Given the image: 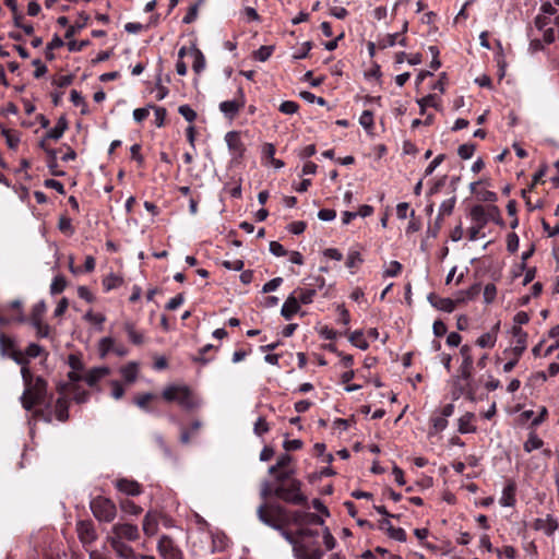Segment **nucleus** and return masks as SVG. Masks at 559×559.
Here are the masks:
<instances>
[{
    "label": "nucleus",
    "instance_id": "42",
    "mask_svg": "<svg viewBox=\"0 0 559 559\" xmlns=\"http://www.w3.org/2000/svg\"><path fill=\"white\" fill-rule=\"evenodd\" d=\"M155 399V395L152 393L140 394L135 397L134 403L141 409L148 412V403Z\"/></svg>",
    "mask_w": 559,
    "mask_h": 559
},
{
    "label": "nucleus",
    "instance_id": "33",
    "mask_svg": "<svg viewBox=\"0 0 559 559\" xmlns=\"http://www.w3.org/2000/svg\"><path fill=\"white\" fill-rule=\"evenodd\" d=\"M471 217L477 225L485 226L488 222L485 209L481 205H474L471 210Z\"/></svg>",
    "mask_w": 559,
    "mask_h": 559
},
{
    "label": "nucleus",
    "instance_id": "30",
    "mask_svg": "<svg viewBox=\"0 0 559 559\" xmlns=\"http://www.w3.org/2000/svg\"><path fill=\"white\" fill-rule=\"evenodd\" d=\"M123 329H124L126 333L128 334L129 340L133 344L141 345L144 342L143 334L135 330V325H134L133 322H131V321L124 322L123 323Z\"/></svg>",
    "mask_w": 559,
    "mask_h": 559
},
{
    "label": "nucleus",
    "instance_id": "64",
    "mask_svg": "<svg viewBox=\"0 0 559 559\" xmlns=\"http://www.w3.org/2000/svg\"><path fill=\"white\" fill-rule=\"evenodd\" d=\"M318 217L323 222H331L336 217V212L331 209H322L318 212Z\"/></svg>",
    "mask_w": 559,
    "mask_h": 559
},
{
    "label": "nucleus",
    "instance_id": "54",
    "mask_svg": "<svg viewBox=\"0 0 559 559\" xmlns=\"http://www.w3.org/2000/svg\"><path fill=\"white\" fill-rule=\"evenodd\" d=\"M270 427L266 423L265 418L259 417L257 421L254 423V433L258 436H262L269 431Z\"/></svg>",
    "mask_w": 559,
    "mask_h": 559
},
{
    "label": "nucleus",
    "instance_id": "22",
    "mask_svg": "<svg viewBox=\"0 0 559 559\" xmlns=\"http://www.w3.org/2000/svg\"><path fill=\"white\" fill-rule=\"evenodd\" d=\"M300 309L299 301L296 295L292 294L287 297L281 309V314L286 319L290 320Z\"/></svg>",
    "mask_w": 559,
    "mask_h": 559
},
{
    "label": "nucleus",
    "instance_id": "31",
    "mask_svg": "<svg viewBox=\"0 0 559 559\" xmlns=\"http://www.w3.org/2000/svg\"><path fill=\"white\" fill-rule=\"evenodd\" d=\"M515 487L513 484H509L504 487L502 496L500 498V504L503 507H512L515 503Z\"/></svg>",
    "mask_w": 559,
    "mask_h": 559
},
{
    "label": "nucleus",
    "instance_id": "51",
    "mask_svg": "<svg viewBox=\"0 0 559 559\" xmlns=\"http://www.w3.org/2000/svg\"><path fill=\"white\" fill-rule=\"evenodd\" d=\"M362 263V258L358 251H350L347 255L346 266L352 269Z\"/></svg>",
    "mask_w": 559,
    "mask_h": 559
},
{
    "label": "nucleus",
    "instance_id": "63",
    "mask_svg": "<svg viewBox=\"0 0 559 559\" xmlns=\"http://www.w3.org/2000/svg\"><path fill=\"white\" fill-rule=\"evenodd\" d=\"M507 248L510 252H515L519 248V237L516 234L511 233L507 237Z\"/></svg>",
    "mask_w": 559,
    "mask_h": 559
},
{
    "label": "nucleus",
    "instance_id": "44",
    "mask_svg": "<svg viewBox=\"0 0 559 559\" xmlns=\"http://www.w3.org/2000/svg\"><path fill=\"white\" fill-rule=\"evenodd\" d=\"M359 123L365 130H371L373 127V114L370 110H365L359 117Z\"/></svg>",
    "mask_w": 559,
    "mask_h": 559
},
{
    "label": "nucleus",
    "instance_id": "23",
    "mask_svg": "<svg viewBox=\"0 0 559 559\" xmlns=\"http://www.w3.org/2000/svg\"><path fill=\"white\" fill-rule=\"evenodd\" d=\"M109 373L110 369L108 367H96L86 372V374L84 376V381L90 386H94L97 384L99 380H102Z\"/></svg>",
    "mask_w": 559,
    "mask_h": 559
},
{
    "label": "nucleus",
    "instance_id": "45",
    "mask_svg": "<svg viewBox=\"0 0 559 559\" xmlns=\"http://www.w3.org/2000/svg\"><path fill=\"white\" fill-rule=\"evenodd\" d=\"M484 301L485 304H491L495 299H496V296H497V287L495 284L492 283H489L485 286L484 288Z\"/></svg>",
    "mask_w": 559,
    "mask_h": 559
},
{
    "label": "nucleus",
    "instance_id": "21",
    "mask_svg": "<svg viewBox=\"0 0 559 559\" xmlns=\"http://www.w3.org/2000/svg\"><path fill=\"white\" fill-rule=\"evenodd\" d=\"M428 300L438 310L449 312V313L453 312L456 307V301H454L453 299L440 298V297H437L435 294H430L428 296Z\"/></svg>",
    "mask_w": 559,
    "mask_h": 559
},
{
    "label": "nucleus",
    "instance_id": "39",
    "mask_svg": "<svg viewBox=\"0 0 559 559\" xmlns=\"http://www.w3.org/2000/svg\"><path fill=\"white\" fill-rule=\"evenodd\" d=\"M67 287V280L63 275H57L53 277L50 285V293L52 295L62 293Z\"/></svg>",
    "mask_w": 559,
    "mask_h": 559
},
{
    "label": "nucleus",
    "instance_id": "24",
    "mask_svg": "<svg viewBox=\"0 0 559 559\" xmlns=\"http://www.w3.org/2000/svg\"><path fill=\"white\" fill-rule=\"evenodd\" d=\"M396 43L401 46L406 45V38L402 36L401 33L386 34L383 37L378 39V48L385 49L388 47H393Z\"/></svg>",
    "mask_w": 559,
    "mask_h": 559
},
{
    "label": "nucleus",
    "instance_id": "60",
    "mask_svg": "<svg viewBox=\"0 0 559 559\" xmlns=\"http://www.w3.org/2000/svg\"><path fill=\"white\" fill-rule=\"evenodd\" d=\"M432 428L435 432L442 431L448 426V419L443 416H436L431 419Z\"/></svg>",
    "mask_w": 559,
    "mask_h": 559
},
{
    "label": "nucleus",
    "instance_id": "17",
    "mask_svg": "<svg viewBox=\"0 0 559 559\" xmlns=\"http://www.w3.org/2000/svg\"><path fill=\"white\" fill-rule=\"evenodd\" d=\"M106 540L109 543L114 551L119 556L121 559H135L136 554L133 551V549L123 543L122 540L117 539H110L106 538Z\"/></svg>",
    "mask_w": 559,
    "mask_h": 559
},
{
    "label": "nucleus",
    "instance_id": "53",
    "mask_svg": "<svg viewBox=\"0 0 559 559\" xmlns=\"http://www.w3.org/2000/svg\"><path fill=\"white\" fill-rule=\"evenodd\" d=\"M388 535L391 538H393L395 540H399V542H405L406 540V533L401 527L390 526V528L388 530Z\"/></svg>",
    "mask_w": 559,
    "mask_h": 559
},
{
    "label": "nucleus",
    "instance_id": "27",
    "mask_svg": "<svg viewBox=\"0 0 559 559\" xmlns=\"http://www.w3.org/2000/svg\"><path fill=\"white\" fill-rule=\"evenodd\" d=\"M499 329V324H497L491 332L484 333L480 335L476 344L481 348H492L497 341V330Z\"/></svg>",
    "mask_w": 559,
    "mask_h": 559
},
{
    "label": "nucleus",
    "instance_id": "35",
    "mask_svg": "<svg viewBox=\"0 0 559 559\" xmlns=\"http://www.w3.org/2000/svg\"><path fill=\"white\" fill-rule=\"evenodd\" d=\"M543 444V440L535 432H531L527 440L524 442L523 448L526 452L530 453L533 450L542 448Z\"/></svg>",
    "mask_w": 559,
    "mask_h": 559
},
{
    "label": "nucleus",
    "instance_id": "10",
    "mask_svg": "<svg viewBox=\"0 0 559 559\" xmlns=\"http://www.w3.org/2000/svg\"><path fill=\"white\" fill-rule=\"evenodd\" d=\"M140 531L136 525L131 523H116L111 527L110 535L107 538L117 540L134 542L139 539Z\"/></svg>",
    "mask_w": 559,
    "mask_h": 559
},
{
    "label": "nucleus",
    "instance_id": "28",
    "mask_svg": "<svg viewBox=\"0 0 559 559\" xmlns=\"http://www.w3.org/2000/svg\"><path fill=\"white\" fill-rule=\"evenodd\" d=\"M16 344L13 338L7 336L4 333L0 332V354L2 357H9L12 352L16 349Z\"/></svg>",
    "mask_w": 559,
    "mask_h": 559
},
{
    "label": "nucleus",
    "instance_id": "8",
    "mask_svg": "<svg viewBox=\"0 0 559 559\" xmlns=\"http://www.w3.org/2000/svg\"><path fill=\"white\" fill-rule=\"evenodd\" d=\"M46 309L47 308L44 300L38 301L32 308L29 322L32 326L36 330V335L38 337H48L50 333L49 325L46 324L43 320Z\"/></svg>",
    "mask_w": 559,
    "mask_h": 559
},
{
    "label": "nucleus",
    "instance_id": "29",
    "mask_svg": "<svg viewBox=\"0 0 559 559\" xmlns=\"http://www.w3.org/2000/svg\"><path fill=\"white\" fill-rule=\"evenodd\" d=\"M68 129V121L64 117H60L56 126L46 133L47 139L59 140Z\"/></svg>",
    "mask_w": 559,
    "mask_h": 559
},
{
    "label": "nucleus",
    "instance_id": "15",
    "mask_svg": "<svg viewBox=\"0 0 559 559\" xmlns=\"http://www.w3.org/2000/svg\"><path fill=\"white\" fill-rule=\"evenodd\" d=\"M225 141L230 151L231 155L235 158H240L243 156L246 151L245 145L241 141L240 134L237 131H229L225 135Z\"/></svg>",
    "mask_w": 559,
    "mask_h": 559
},
{
    "label": "nucleus",
    "instance_id": "61",
    "mask_svg": "<svg viewBox=\"0 0 559 559\" xmlns=\"http://www.w3.org/2000/svg\"><path fill=\"white\" fill-rule=\"evenodd\" d=\"M198 12H199V3H194L193 5H191L187 12V14L185 15L182 22L185 24H190L192 22L195 21V19L198 17Z\"/></svg>",
    "mask_w": 559,
    "mask_h": 559
},
{
    "label": "nucleus",
    "instance_id": "12",
    "mask_svg": "<svg viewBox=\"0 0 559 559\" xmlns=\"http://www.w3.org/2000/svg\"><path fill=\"white\" fill-rule=\"evenodd\" d=\"M75 531L83 546H91L98 538L95 525L91 520L78 521Z\"/></svg>",
    "mask_w": 559,
    "mask_h": 559
},
{
    "label": "nucleus",
    "instance_id": "46",
    "mask_svg": "<svg viewBox=\"0 0 559 559\" xmlns=\"http://www.w3.org/2000/svg\"><path fill=\"white\" fill-rule=\"evenodd\" d=\"M299 105L293 100H285L280 105V111L285 115H294L298 111Z\"/></svg>",
    "mask_w": 559,
    "mask_h": 559
},
{
    "label": "nucleus",
    "instance_id": "16",
    "mask_svg": "<svg viewBox=\"0 0 559 559\" xmlns=\"http://www.w3.org/2000/svg\"><path fill=\"white\" fill-rule=\"evenodd\" d=\"M512 334L515 338V345L511 349H507L504 353H511L513 356H516V358H520L526 349L527 334L521 329V326H513Z\"/></svg>",
    "mask_w": 559,
    "mask_h": 559
},
{
    "label": "nucleus",
    "instance_id": "34",
    "mask_svg": "<svg viewBox=\"0 0 559 559\" xmlns=\"http://www.w3.org/2000/svg\"><path fill=\"white\" fill-rule=\"evenodd\" d=\"M120 372L127 382L132 383L138 377V365L135 362H130L122 367Z\"/></svg>",
    "mask_w": 559,
    "mask_h": 559
},
{
    "label": "nucleus",
    "instance_id": "13",
    "mask_svg": "<svg viewBox=\"0 0 559 559\" xmlns=\"http://www.w3.org/2000/svg\"><path fill=\"white\" fill-rule=\"evenodd\" d=\"M69 384H58L57 391L60 394V396L57 399L55 403V415L56 418L59 421H67L69 419V399H68V392L67 389L69 388Z\"/></svg>",
    "mask_w": 559,
    "mask_h": 559
},
{
    "label": "nucleus",
    "instance_id": "52",
    "mask_svg": "<svg viewBox=\"0 0 559 559\" xmlns=\"http://www.w3.org/2000/svg\"><path fill=\"white\" fill-rule=\"evenodd\" d=\"M455 198H451L441 203L439 209V216L450 215L454 209Z\"/></svg>",
    "mask_w": 559,
    "mask_h": 559
},
{
    "label": "nucleus",
    "instance_id": "55",
    "mask_svg": "<svg viewBox=\"0 0 559 559\" xmlns=\"http://www.w3.org/2000/svg\"><path fill=\"white\" fill-rule=\"evenodd\" d=\"M84 319L91 323L98 324V325H102L106 320L104 314L94 313L92 310L87 311L84 314Z\"/></svg>",
    "mask_w": 559,
    "mask_h": 559
},
{
    "label": "nucleus",
    "instance_id": "25",
    "mask_svg": "<svg viewBox=\"0 0 559 559\" xmlns=\"http://www.w3.org/2000/svg\"><path fill=\"white\" fill-rule=\"evenodd\" d=\"M189 55L193 58L192 62V69L197 74H200L206 66L205 57L203 52L197 48L195 46H192L189 48Z\"/></svg>",
    "mask_w": 559,
    "mask_h": 559
},
{
    "label": "nucleus",
    "instance_id": "38",
    "mask_svg": "<svg viewBox=\"0 0 559 559\" xmlns=\"http://www.w3.org/2000/svg\"><path fill=\"white\" fill-rule=\"evenodd\" d=\"M115 345V340L110 336L103 337L99 340L98 343V350L100 357H105L109 354V352H112Z\"/></svg>",
    "mask_w": 559,
    "mask_h": 559
},
{
    "label": "nucleus",
    "instance_id": "20",
    "mask_svg": "<svg viewBox=\"0 0 559 559\" xmlns=\"http://www.w3.org/2000/svg\"><path fill=\"white\" fill-rule=\"evenodd\" d=\"M142 530L148 537L154 536L158 531V516L157 513L148 511L142 523Z\"/></svg>",
    "mask_w": 559,
    "mask_h": 559
},
{
    "label": "nucleus",
    "instance_id": "5",
    "mask_svg": "<svg viewBox=\"0 0 559 559\" xmlns=\"http://www.w3.org/2000/svg\"><path fill=\"white\" fill-rule=\"evenodd\" d=\"M24 386L25 389L21 396V402L26 411H31L36 405L46 402L48 383L44 378L35 377V380Z\"/></svg>",
    "mask_w": 559,
    "mask_h": 559
},
{
    "label": "nucleus",
    "instance_id": "43",
    "mask_svg": "<svg viewBox=\"0 0 559 559\" xmlns=\"http://www.w3.org/2000/svg\"><path fill=\"white\" fill-rule=\"evenodd\" d=\"M273 50V46H261L254 51V59L264 62L271 57Z\"/></svg>",
    "mask_w": 559,
    "mask_h": 559
},
{
    "label": "nucleus",
    "instance_id": "32",
    "mask_svg": "<svg viewBox=\"0 0 559 559\" xmlns=\"http://www.w3.org/2000/svg\"><path fill=\"white\" fill-rule=\"evenodd\" d=\"M293 294L296 295L298 301L304 305H308L312 302L317 290L316 288H297Z\"/></svg>",
    "mask_w": 559,
    "mask_h": 559
},
{
    "label": "nucleus",
    "instance_id": "48",
    "mask_svg": "<svg viewBox=\"0 0 559 559\" xmlns=\"http://www.w3.org/2000/svg\"><path fill=\"white\" fill-rule=\"evenodd\" d=\"M475 145L471 143L462 144L457 148V154L463 159H468L473 156L475 152Z\"/></svg>",
    "mask_w": 559,
    "mask_h": 559
},
{
    "label": "nucleus",
    "instance_id": "19",
    "mask_svg": "<svg viewBox=\"0 0 559 559\" xmlns=\"http://www.w3.org/2000/svg\"><path fill=\"white\" fill-rule=\"evenodd\" d=\"M557 520L548 514L545 519H537L534 523L535 530L543 531L546 535H552L558 528Z\"/></svg>",
    "mask_w": 559,
    "mask_h": 559
},
{
    "label": "nucleus",
    "instance_id": "2",
    "mask_svg": "<svg viewBox=\"0 0 559 559\" xmlns=\"http://www.w3.org/2000/svg\"><path fill=\"white\" fill-rule=\"evenodd\" d=\"M462 356V364L459 368V374L454 379L455 391L453 392L454 399L465 395L468 400H475L476 388L473 383V356L469 345H463L460 349Z\"/></svg>",
    "mask_w": 559,
    "mask_h": 559
},
{
    "label": "nucleus",
    "instance_id": "3",
    "mask_svg": "<svg viewBox=\"0 0 559 559\" xmlns=\"http://www.w3.org/2000/svg\"><path fill=\"white\" fill-rule=\"evenodd\" d=\"M162 397L168 403H177L185 411H192L199 406L195 394L187 384L167 385L162 392Z\"/></svg>",
    "mask_w": 559,
    "mask_h": 559
},
{
    "label": "nucleus",
    "instance_id": "4",
    "mask_svg": "<svg viewBox=\"0 0 559 559\" xmlns=\"http://www.w3.org/2000/svg\"><path fill=\"white\" fill-rule=\"evenodd\" d=\"M258 518L265 525L283 533L288 532L284 525L288 524L287 511L284 507L276 503H263L258 508Z\"/></svg>",
    "mask_w": 559,
    "mask_h": 559
},
{
    "label": "nucleus",
    "instance_id": "7",
    "mask_svg": "<svg viewBox=\"0 0 559 559\" xmlns=\"http://www.w3.org/2000/svg\"><path fill=\"white\" fill-rule=\"evenodd\" d=\"M93 515L99 522L110 523L117 516V507L109 498L97 496L90 503Z\"/></svg>",
    "mask_w": 559,
    "mask_h": 559
},
{
    "label": "nucleus",
    "instance_id": "56",
    "mask_svg": "<svg viewBox=\"0 0 559 559\" xmlns=\"http://www.w3.org/2000/svg\"><path fill=\"white\" fill-rule=\"evenodd\" d=\"M480 290H481L480 284L476 283V284L472 285L468 289L461 290L460 295H465L467 300H473L479 295Z\"/></svg>",
    "mask_w": 559,
    "mask_h": 559
},
{
    "label": "nucleus",
    "instance_id": "40",
    "mask_svg": "<svg viewBox=\"0 0 559 559\" xmlns=\"http://www.w3.org/2000/svg\"><path fill=\"white\" fill-rule=\"evenodd\" d=\"M120 508L124 513L131 515H139L142 512V508L129 499L120 501Z\"/></svg>",
    "mask_w": 559,
    "mask_h": 559
},
{
    "label": "nucleus",
    "instance_id": "50",
    "mask_svg": "<svg viewBox=\"0 0 559 559\" xmlns=\"http://www.w3.org/2000/svg\"><path fill=\"white\" fill-rule=\"evenodd\" d=\"M225 535H213L212 537V551H223L226 548Z\"/></svg>",
    "mask_w": 559,
    "mask_h": 559
},
{
    "label": "nucleus",
    "instance_id": "1",
    "mask_svg": "<svg viewBox=\"0 0 559 559\" xmlns=\"http://www.w3.org/2000/svg\"><path fill=\"white\" fill-rule=\"evenodd\" d=\"M322 536L325 550H333L337 542L329 527L322 532L313 528H297L295 533L285 532L283 537L292 545L295 559H322L324 551L320 548L318 538Z\"/></svg>",
    "mask_w": 559,
    "mask_h": 559
},
{
    "label": "nucleus",
    "instance_id": "9",
    "mask_svg": "<svg viewBox=\"0 0 559 559\" xmlns=\"http://www.w3.org/2000/svg\"><path fill=\"white\" fill-rule=\"evenodd\" d=\"M288 523L296 525L298 528H310V525L323 526L324 520L317 513L296 510L290 513Z\"/></svg>",
    "mask_w": 559,
    "mask_h": 559
},
{
    "label": "nucleus",
    "instance_id": "6",
    "mask_svg": "<svg viewBox=\"0 0 559 559\" xmlns=\"http://www.w3.org/2000/svg\"><path fill=\"white\" fill-rule=\"evenodd\" d=\"M301 486L300 480L293 478L289 479L287 484H280L275 488L274 495L286 503L306 507L308 504V498L302 493Z\"/></svg>",
    "mask_w": 559,
    "mask_h": 559
},
{
    "label": "nucleus",
    "instance_id": "36",
    "mask_svg": "<svg viewBox=\"0 0 559 559\" xmlns=\"http://www.w3.org/2000/svg\"><path fill=\"white\" fill-rule=\"evenodd\" d=\"M1 133L10 148L15 150L19 146L21 139L17 132L3 128Z\"/></svg>",
    "mask_w": 559,
    "mask_h": 559
},
{
    "label": "nucleus",
    "instance_id": "11",
    "mask_svg": "<svg viewBox=\"0 0 559 559\" xmlns=\"http://www.w3.org/2000/svg\"><path fill=\"white\" fill-rule=\"evenodd\" d=\"M246 105V96L241 87L237 91V96L231 100H225L219 104V110L225 117L234 119L240 109Z\"/></svg>",
    "mask_w": 559,
    "mask_h": 559
},
{
    "label": "nucleus",
    "instance_id": "18",
    "mask_svg": "<svg viewBox=\"0 0 559 559\" xmlns=\"http://www.w3.org/2000/svg\"><path fill=\"white\" fill-rule=\"evenodd\" d=\"M116 488L128 496H139L142 493L141 485L131 479L121 478L116 481Z\"/></svg>",
    "mask_w": 559,
    "mask_h": 559
},
{
    "label": "nucleus",
    "instance_id": "59",
    "mask_svg": "<svg viewBox=\"0 0 559 559\" xmlns=\"http://www.w3.org/2000/svg\"><path fill=\"white\" fill-rule=\"evenodd\" d=\"M80 370H71L68 373L70 383H68L70 386L67 389V392L69 393L70 390H76L75 383L84 380V377L79 373Z\"/></svg>",
    "mask_w": 559,
    "mask_h": 559
},
{
    "label": "nucleus",
    "instance_id": "62",
    "mask_svg": "<svg viewBox=\"0 0 559 559\" xmlns=\"http://www.w3.org/2000/svg\"><path fill=\"white\" fill-rule=\"evenodd\" d=\"M58 227L62 233H67L70 235L73 234L74 231L72 227V221L66 216L60 217Z\"/></svg>",
    "mask_w": 559,
    "mask_h": 559
},
{
    "label": "nucleus",
    "instance_id": "49",
    "mask_svg": "<svg viewBox=\"0 0 559 559\" xmlns=\"http://www.w3.org/2000/svg\"><path fill=\"white\" fill-rule=\"evenodd\" d=\"M178 112L189 122L197 119V112L189 105L179 106Z\"/></svg>",
    "mask_w": 559,
    "mask_h": 559
},
{
    "label": "nucleus",
    "instance_id": "57",
    "mask_svg": "<svg viewBox=\"0 0 559 559\" xmlns=\"http://www.w3.org/2000/svg\"><path fill=\"white\" fill-rule=\"evenodd\" d=\"M43 352L44 349L40 345L36 343H31L25 349V355L28 358H36L40 356Z\"/></svg>",
    "mask_w": 559,
    "mask_h": 559
},
{
    "label": "nucleus",
    "instance_id": "47",
    "mask_svg": "<svg viewBox=\"0 0 559 559\" xmlns=\"http://www.w3.org/2000/svg\"><path fill=\"white\" fill-rule=\"evenodd\" d=\"M148 108L154 109V116H155V124L157 128H160L164 126L165 118L167 115V111L163 107H155L153 105H150Z\"/></svg>",
    "mask_w": 559,
    "mask_h": 559
},
{
    "label": "nucleus",
    "instance_id": "58",
    "mask_svg": "<svg viewBox=\"0 0 559 559\" xmlns=\"http://www.w3.org/2000/svg\"><path fill=\"white\" fill-rule=\"evenodd\" d=\"M402 271V264L399 261H392L389 267L384 271L383 275L386 277H394Z\"/></svg>",
    "mask_w": 559,
    "mask_h": 559
},
{
    "label": "nucleus",
    "instance_id": "14",
    "mask_svg": "<svg viewBox=\"0 0 559 559\" xmlns=\"http://www.w3.org/2000/svg\"><path fill=\"white\" fill-rule=\"evenodd\" d=\"M157 550L164 559H181L182 554L180 549L175 545L174 540L167 536L163 535L157 544Z\"/></svg>",
    "mask_w": 559,
    "mask_h": 559
},
{
    "label": "nucleus",
    "instance_id": "41",
    "mask_svg": "<svg viewBox=\"0 0 559 559\" xmlns=\"http://www.w3.org/2000/svg\"><path fill=\"white\" fill-rule=\"evenodd\" d=\"M121 284H122V278L115 274H109L108 276H106L103 280V287L106 292L115 289V288L119 287Z\"/></svg>",
    "mask_w": 559,
    "mask_h": 559
},
{
    "label": "nucleus",
    "instance_id": "37",
    "mask_svg": "<svg viewBox=\"0 0 559 559\" xmlns=\"http://www.w3.org/2000/svg\"><path fill=\"white\" fill-rule=\"evenodd\" d=\"M349 342L359 349L366 350L369 347L368 342L364 338L362 331L357 330L349 335Z\"/></svg>",
    "mask_w": 559,
    "mask_h": 559
},
{
    "label": "nucleus",
    "instance_id": "26",
    "mask_svg": "<svg viewBox=\"0 0 559 559\" xmlns=\"http://www.w3.org/2000/svg\"><path fill=\"white\" fill-rule=\"evenodd\" d=\"M475 419V415L473 413H465L463 416L459 418V427L457 430L461 433H471L476 431V427L473 421Z\"/></svg>",
    "mask_w": 559,
    "mask_h": 559
}]
</instances>
